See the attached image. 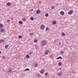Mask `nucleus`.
Returning <instances> with one entry per match:
<instances>
[{"instance_id":"obj_1","label":"nucleus","mask_w":78,"mask_h":78,"mask_svg":"<svg viewBox=\"0 0 78 78\" xmlns=\"http://www.w3.org/2000/svg\"><path fill=\"white\" fill-rule=\"evenodd\" d=\"M47 44V42L46 41H45V40H43L41 42V45H43L44 46V45H45Z\"/></svg>"},{"instance_id":"obj_2","label":"nucleus","mask_w":78,"mask_h":78,"mask_svg":"<svg viewBox=\"0 0 78 78\" xmlns=\"http://www.w3.org/2000/svg\"><path fill=\"white\" fill-rule=\"evenodd\" d=\"M40 28L41 30H44L45 29V26L44 25H41L40 26Z\"/></svg>"},{"instance_id":"obj_3","label":"nucleus","mask_w":78,"mask_h":78,"mask_svg":"<svg viewBox=\"0 0 78 78\" xmlns=\"http://www.w3.org/2000/svg\"><path fill=\"white\" fill-rule=\"evenodd\" d=\"M49 52H50V51L47 50L45 52V55H47L48 54V53H49Z\"/></svg>"},{"instance_id":"obj_4","label":"nucleus","mask_w":78,"mask_h":78,"mask_svg":"<svg viewBox=\"0 0 78 78\" xmlns=\"http://www.w3.org/2000/svg\"><path fill=\"white\" fill-rule=\"evenodd\" d=\"M73 11V10L69 11V12H68V13L69 14H72Z\"/></svg>"},{"instance_id":"obj_5","label":"nucleus","mask_w":78,"mask_h":78,"mask_svg":"<svg viewBox=\"0 0 78 78\" xmlns=\"http://www.w3.org/2000/svg\"><path fill=\"white\" fill-rule=\"evenodd\" d=\"M0 31L1 33H3V32H5V29L2 28H1Z\"/></svg>"},{"instance_id":"obj_6","label":"nucleus","mask_w":78,"mask_h":78,"mask_svg":"<svg viewBox=\"0 0 78 78\" xmlns=\"http://www.w3.org/2000/svg\"><path fill=\"white\" fill-rule=\"evenodd\" d=\"M60 13L61 15H62V16L64 15V12L63 11H61Z\"/></svg>"},{"instance_id":"obj_7","label":"nucleus","mask_w":78,"mask_h":78,"mask_svg":"<svg viewBox=\"0 0 78 78\" xmlns=\"http://www.w3.org/2000/svg\"><path fill=\"white\" fill-rule=\"evenodd\" d=\"M62 75V73L59 72L58 73V76H61Z\"/></svg>"},{"instance_id":"obj_8","label":"nucleus","mask_w":78,"mask_h":78,"mask_svg":"<svg viewBox=\"0 0 78 78\" xmlns=\"http://www.w3.org/2000/svg\"><path fill=\"white\" fill-rule=\"evenodd\" d=\"M52 24L53 25H55L56 24V21H53L52 22Z\"/></svg>"},{"instance_id":"obj_9","label":"nucleus","mask_w":78,"mask_h":78,"mask_svg":"<svg viewBox=\"0 0 78 78\" xmlns=\"http://www.w3.org/2000/svg\"><path fill=\"white\" fill-rule=\"evenodd\" d=\"M40 12H41V11H40V10H37L36 11L37 14H39Z\"/></svg>"},{"instance_id":"obj_10","label":"nucleus","mask_w":78,"mask_h":78,"mask_svg":"<svg viewBox=\"0 0 78 78\" xmlns=\"http://www.w3.org/2000/svg\"><path fill=\"white\" fill-rule=\"evenodd\" d=\"M62 59V58L61 56H59L56 58V59Z\"/></svg>"},{"instance_id":"obj_11","label":"nucleus","mask_w":78,"mask_h":78,"mask_svg":"<svg viewBox=\"0 0 78 78\" xmlns=\"http://www.w3.org/2000/svg\"><path fill=\"white\" fill-rule=\"evenodd\" d=\"M8 46H9V45H8V44L6 45L5 46V48H6V49H7L8 47Z\"/></svg>"},{"instance_id":"obj_12","label":"nucleus","mask_w":78,"mask_h":78,"mask_svg":"<svg viewBox=\"0 0 78 78\" xmlns=\"http://www.w3.org/2000/svg\"><path fill=\"white\" fill-rule=\"evenodd\" d=\"M0 28H3V26L2 23H0Z\"/></svg>"},{"instance_id":"obj_13","label":"nucleus","mask_w":78,"mask_h":78,"mask_svg":"<svg viewBox=\"0 0 78 78\" xmlns=\"http://www.w3.org/2000/svg\"><path fill=\"white\" fill-rule=\"evenodd\" d=\"M44 71L42 70H41V71H40V73H41V74H43L44 73Z\"/></svg>"},{"instance_id":"obj_14","label":"nucleus","mask_w":78,"mask_h":78,"mask_svg":"<svg viewBox=\"0 0 78 78\" xmlns=\"http://www.w3.org/2000/svg\"><path fill=\"white\" fill-rule=\"evenodd\" d=\"M26 57L27 58H30V55H27L26 56Z\"/></svg>"},{"instance_id":"obj_15","label":"nucleus","mask_w":78,"mask_h":78,"mask_svg":"<svg viewBox=\"0 0 78 78\" xmlns=\"http://www.w3.org/2000/svg\"><path fill=\"white\" fill-rule=\"evenodd\" d=\"M19 23H20V24H22V23H23V22L21 21H19Z\"/></svg>"},{"instance_id":"obj_16","label":"nucleus","mask_w":78,"mask_h":78,"mask_svg":"<svg viewBox=\"0 0 78 78\" xmlns=\"http://www.w3.org/2000/svg\"><path fill=\"white\" fill-rule=\"evenodd\" d=\"M7 6H9L10 5H11V3L10 2H8L7 3Z\"/></svg>"},{"instance_id":"obj_17","label":"nucleus","mask_w":78,"mask_h":78,"mask_svg":"<svg viewBox=\"0 0 78 78\" xmlns=\"http://www.w3.org/2000/svg\"><path fill=\"white\" fill-rule=\"evenodd\" d=\"M30 20H34V18L33 17H31L30 18Z\"/></svg>"},{"instance_id":"obj_18","label":"nucleus","mask_w":78,"mask_h":78,"mask_svg":"<svg viewBox=\"0 0 78 78\" xmlns=\"http://www.w3.org/2000/svg\"><path fill=\"white\" fill-rule=\"evenodd\" d=\"M60 53L61 55H63L64 54V51H60Z\"/></svg>"},{"instance_id":"obj_19","label":"nucleus","mask_w":78,"mask_h":78,"mask_svg":"<svg viewBox=\"0 0 78 78\" xmlns=\"http://www.w3.org/2000/svg\"><path fill=\"white\" fill-rule=\"evenodd\" d=\"M48 75V72L44 74L45 76H46V75Z\"/></svg>"},{"instance_id":"obj_20","label":"nucleus","mask_w":78,"mask_h":78,"mask_svg":"<svg viewBox=\"0 0 78 78\" xmlns=\"http://www.w3.org/2000/svg\"><path fill=\"white\" fill-rule=\"evenodd\" d=\"M29 70H30V69L28 68H27L25 69V71H29Z\"/></svg>"},{"instance_id":"obj_21","label":"nucleus","mask_w":78,"mask_h":78,"mask_svg":"<svg viewBox=\"0 0 78 78\" xmlns=\"http://www.w3.org/2000/svg\"><path fill=\"white\" fill-rule=\"evenodd\" d=\"M45 16L46 17H48V13H46L45 14Z\"/></svg>"},{"instance_id":"obj_22","label":"nucleus","mask_w":78,"mask_h":78,"mask_svg":"<svg viewBox=\"0 0 78 78\" xmlns=\"http://www.w3.org/2000/svg\"><path fill=\"white\" fill-rule=\"evenodd\" d=\"M1 42L2 43H3V42H5V40H1Z\"/></svg>"},{"instance_id":"obj_23","label":"nucleus","mask_w":78,"mask_h":78,"mask_svg":"<svg viewBox=\"0 0 78 78\" xmlns=\"http://www.w3.org/2000/svg\"><path fill=\"white\" fill-rule=\"evenodd\" d=\"M59 66H61L62 65V63L60 62L58 63Z\"/></svg>"},{"instance_id":"obj_24","label":"nucleus","mask_w":78,"mask_h":78,"mask_svg":"<svg viewBox=\"0 0 78 78\" xmlns=\"http://www.w3.org/2000/svg\"><path fill=\"white\" fill-rule=\"evenodd\" d=\"M64 35H65V34L64 33H62L61 34V36H64Z\"/></svg>"},{"instance_id":"obj_25","label":"nucleus","mask_w":78,"mask_h":78,"mask_svg":"<svg viewBox=\"0 0 78 78\" xmlns=\"http://www.w3.org/2000/svg\"><path fill=\"white\" fill-rule=\"evenodd\" d=\"M49 30V28L48 27H46V31H48Z\"/></svg>"},{"instance_id":"obj_26","label":"nucleus","mask_w":78,"mask_h":78,"mask_svg":"<svg viewBox=\"0 0 78 78\" xmlns=\"http://www.w3.org/2000/svg\"><path fill=\"white\" fill-rule=\"evenodd\" d=\"M51 9H55V7H54V6H52V7H51Z\"/></svg>"},{"instance_id":"obj_27","label":"nucleus","mask_w":78,"mask_h":78,"mask_svg":"<svg viewBox=\"0 0 78 78\" xmlns=\"http://www.w3.org/2000/svg\"><path fill=\"white\" fill-rule=\"evenodd\" d=\"M37 41H38L37 40L35 39L34 40V42H37Z\"/></svg>"},{"instance_id":"obj_28","label":"nucleus","mask_w":78,"mask_h":78,"mask_svg":"<svg viewBox=\"0 0 78 78\" xmlns=\"http://www.w3.org/2000/svg\"><path fill=\"white\" fill-rule=\"evenodd\" d=\"M38 66V65L36 63L35 65V67H37Z\"/></svg>"},{"instance_id":"obj_29","label":"nucleus","mask_w":78,"mask_h":78,"mask_svg":"<svg viewBox=\"0 0 78 78\" xmlns=\"http://www.w3.org/2000/svg\"><path fill=\"white\" fill-rule=\"evenodd\" d=\"M19 39H21V38H22V36L20 35H19Z\"/></svg>"},{"instance_id":"obj_30","label":"nucleus","mask_w":78,"mask_h":78,"mask_svg":"<svg viewBox=\"0 0 78 78\" xmlns=\"http://www.w3.org/2000/svg\"><path fill=\"white\" fill-rule=\"evenodd\" d=\"M30 35H31L32 36H33V33H30Z\"/></svg>"},{"instance_id":"obj_31","label":"nucleus","mask_w":78,"mask_h":78,"mask_svg":"<svg viewBox=\"0 0 78 78\" xmlns=\"http://www.w3.org/2000/svg\"><path fill=\"white\" fill-rule=\"evenodd\" d=\"M50 58H53V55L52 54L50 55Z\"/></svg>"},{"instance_id":"obj_32","label":"nucleus","mask_w":78,"mask_h":78,"mask_svg":"<svg viewBox=\"0 0 78 78\" xmlns=\"http://www.w3.org/2000/svg\"><path fill=\"white\" fill-rule=\"evenodd\" d=\"M22 20H23V21H25V20H25V19L23 18Z\"/></svg>"},{"instance_id":"obj_33","label":"nucleus","mask_w":78,"mask_h":78,"mask_svg":"<svg viewBox=\"0 0 78 78\" xmlns=\"http://www.w3.org/2000/svg\"><path fill=\"white\" fill-rule=\"evenodd\" d=\"M38 77H41V75H40V74H38Z\"/></svg>"},{"instance_id":"obj_34","label":"nucleus","mask_w":78,"mask_h":78,"mask_svg":"<svg viewBox=\"0 0 78 78\" xmlns=\"http://www.w3.org/2000/svg\"><path fill=\"white\" fill-rule=\"evenodd\" d=\"M10 19H11V20H13L14 19V18L11 17L10 18Z\"/></svg>"},{"instance_id":"obj_35","label":"nucleus","mask_w":78,"mask_h":78,"mask_svg":"<svg viewBox=\"0 0 78 78\" xmlns=\"http://www.w3.org/2000/svg\"><path fill=\"white\" fill-rule=\"evenodd\" d=\"M3 59H6V58H5V56H3Z\"/></svg>"},{"instance_id":"obj_36","label":"nucleus","mask_w":78,"mask_h":78,"mask_svg":"<svg viewBox=\"0 0 78 78\" xmlns=\"http://www.w3.org/2000/svg\"><path fill=\"white\" fill-rule=\"evenodd\" d=\"M29 54L30 55H31L32 54V52H30V53H29Z\"/></svg>"},{"instance_id":"obj_37","label":"nucleus","mask_w":78,"mask_h":78,"mask_svg":"<svg viewBox=\"0 0 78 78\" xmlns=\"http://www.w3.org/2000/svg\"><path fill=\"white\" fill-rule=\"evenodd\" d=\"M12 71V70L11 69H9V72H11Z\"/></svg>"},{"instance_id":"obj_38","label":"nucleus","mask_w":78,"mask_h":78,"mask_svg":"<svg viewBox=\"0 0 78 78\" xmlns=\"http://www.w3.org/2000/svg\"><path fill=\"white\" fill-rule=\"evenodd\" d=\"M7 22H10V20H8L7 21Z\"/></svg>"},{"instance_id":"obj_39","label":"nucleus","mask_w":78,"mask_h":78,"mask_svg":"<svg viewBox=\"0 0 78 78\" xmlns=\"http://www.w3.org/2000/svg\"><path fill=\"white\" fill-rule=\"evenodd\" d=\"M38 3H41V2L39 1L38 2Z\"/></svg>"},{"instance_id":"obj_40","label":"nucleus","mask_w":78,"mask_h":78,"mask_svg":"<svg viewBox=\"0 0 78 78\" xmlns=\"http://www.w3.org/2000/svg\"><path fill=\"white\" fill-rule=\"evenodd\" d=\"M73 73H75V72H74V71H73Z\"/></svg>"},{"instance_id":"obj_41","label":"nucleus","mask_w":78,"mask_h":78,"mask_svg":"<svg viewBox=\"0 0 78 78\" xmlns=\"http://www.w3.org/2000/svg\"><path fill=\"white\" fill-rule=\"evenodd\" d=\"M1 53H2V52L1 51H0V54H1Z\"/></svg>"},{"instance_id":"obj_42","label":"nucleus","mask_w":78,"mask_h":78,"mask_svg":"<svg viewBox=\"0 0 78 78\" xmlns=\"http://www.w3.org/2000/svg\"><path fill=\"white\" fill-rule=\"evenodd\" d=\"M61 44V43H59V44Z\"/></svg>"},{"instance_id":"obj_43","label":"nucleus","mask_w":78,"mask_h":78,"mask_svg":"<svg viewBox=\"0 0 78 78\" xmlns=\"http://www.w3.org/2000/svg\"><path fill=\"white\" fill-rule=\"evenodd\" d=\"M1 43V41L0 40V44Z\"/></svg>"},{"instance_id":"obj_44","label":"nucleus","mask_w":78,"mask_h":78,"mask_svg":"<svg viewBox=\"0 0 78 78\" xmlns=\"http://www.w3.org/2000/svg\"><path fill=\"white\" fill-rule=\"evenodd\" d=\"M59 69H61V68H60Z\"/></svg>"}]
</instances>
